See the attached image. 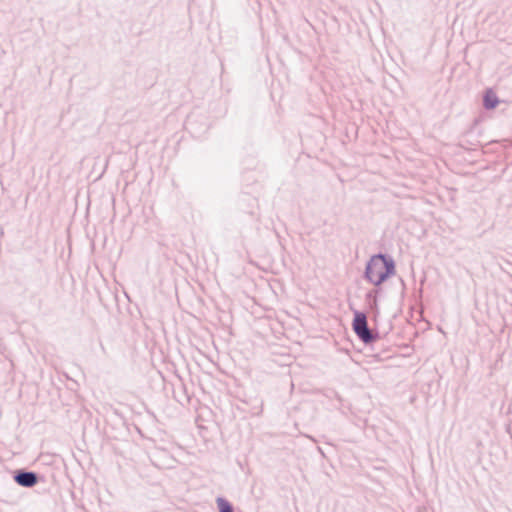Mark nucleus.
<instances>
[{"label":"nucleus","instance_id":"1","mask_svg":"<svg viewBox=\"0 0 512 512\" xmlns=\"http://www.w3.org/2000/svg\"><path fill=\"white\" fill-rule=\"evenodd\" d=\"M396 273V265L394 259L383 253H378L367 261L363 278L376 287L386 282Z\"/></svg>","mask_w":512,"mask_h":512},{"label":"nucleus","instance_id":"2","mask_svg":"<svg viewBox=\"0 0 512 512\" xmlns=\"http://www.w3.org/2000/svg\"><path fill=\"white\" fill-rule=\"evenodd\" d=\"M352 329L365 345L372 344L380 338L378 332H373L369 328L366 313L359 310L353 311Z\"/></svg>","mask_w":512,"mask_h":512},{"label":"nucleus","instance_id":"3","mask_svg":"<svg viewBox=\"0 0 512 512\" xmlns=\"http://www.w3.org/2000/svg\"><path fill=\"white\" fill-rule=\"evenodd\" d=\"M41 476L34 471L27 469H17L13 473V480L16 484L25 488L34 487L40 480Z\"/></svg>","mask_w":512,"mask_h":512},{"label":"nucleus","instance_id":"4","mask_svg":"<svg viewBox=\"0 0 512 512\" xmlns=\"http://www.w3.org/2000/svg\"><path fill=\"white\" fill-rule=\"evenodd\" d=\"M499 104V99L492 89H487L483 95V106L487 110H492Z\"/></svg>","mask_w":512,"mask_h":512},{"label":"nucleus","instance_id":"5","mask_svg":"<svg viewBox=\"0 0 512 512\" xmlns=\"http://www.w3.org/2000/svg\"><path fill=\"white\" fill-rule=\"evenodd\" d=\"M380 291V288L371 289L366 293L365 296V300L369 308L376 313H378V295Z\"/></svg>","mask_w":512,"mask_h":512},{"label":"nucleus","instance_id":"6","mask_svg":"<svg viewBox=\"0 0 512 512\" xmlns=\"http://www.w3.org/2000/svg\"><path fill=\"white\" fill-rule=\"evenodd\" d=\"M219 512H234L233 505L224 497L216 499Z\"/></svg>","mask_w":512,"mask_h":512}]
</instances>
